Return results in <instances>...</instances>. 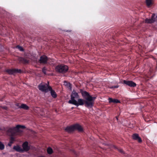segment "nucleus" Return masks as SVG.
Masks as SVG:
<instances>
[{"label": "nucleus", "mask_w": 157, "mask_h": 157, "mask_svg": "<svg viewBox=\"0 0 157 157\" xmlns=\"http://www.w3.org/2000/svg\"><path fill=\"white\" fill-rule=\"evenodd\" d=\"M155 15L153 14L151 19H146L145 20V22L147 23H151L154 22L157 19V16L156 17V18L155 17Z\"/></svg>", "instance_id": "6e6552de"}, {"label": "nucleus", "mask_w": 157, "mask_h": 157, "mask_svg": "<svg viewBox=\"0 0 157 157\" xmlns=\"http://www.w3.org/2000/svg\"><path fill=\"white\" fill-rule=\"evenodd\" d=\"M47 151L48 154H51L53 153V150L51 147H48L47 149Z\"/></svg>", "instance_id": "aec40b11"}, {"label": "nucleus", "mask_w": 157, "mask_h": 157, "mask_svg": "<svg viewBox=\"0 0 157 157\" xmlns=\"http://www.w3.org/2000/svg\"><path fill=\"white\" fill-rule=\"evenodd\" d=\"M154 1V0H146L147 6L148 7L151 6L153 4Z\"/></svg>", "instance_id": "dca6fc26"}, {"label": "nucleus", "mask_w": 157, "mask_h": 157, "mask_svg": "<svg viewBox=\"0 0 157 157\" xmlns=\"http://www.w3.org/2000/svg\"><path fill=\"white\" fill-rule=\"evenodd\" d=\"M9 146H11V144H9Z\"/></svg>", "instance_id": "c85d7f7f"}, {"label": "nucleus", "mask_w": 157, "mask_h": 157, "mask_svg": "<svg viewBox=\"0 0 157 157\" xmlns=\"http://www.w3.org/2000/svg\"><path fill=\"white\" fill-rule=\"evenodd\" d=\"M113 102L114 103H117L120 102V101L117 99H113Z\"/></svg>", "instance_id": "5701e85b"}, {"label": "nucleus", "mask_w": 157, "mask_h": 157, "mask_svg": "<svg viewBox=\"0 0 157 157\" xmlns=\"http://www.w3.org/2000/svg\"><path fill=\"white\" fill-rule=\"evenodd\" d=\"M74 125V129L75 130H77L79 132H82L83 131V129L82 126L80 125L76 124Z\"/></svg>", "instance_id": "f8f14e48"}, {"label": "nucleus", "mask_w": 157, "mask_h": 157, "mask_svg": "<svg viewBox=\"0 0 157 157\" xmlns=\"http://www.w3.org/2000/svg\"><path fill=\"white\" fill-rule=\"evenodd\" d=\"M85 101L83 99L79 98L78 99V101H75L74 102L72 103V104L74 105L77 106L79 105H82L85 104Z\"/></svg>", "instance_id": "0eeeda50"}, {"label": "nucleus", "mask_w": 157, "mask_h": 157, "mask_svg": "<svg viewBox=\"0 0 157 157\" xmlns=\"http://www.w3.org/2000/svg\"><path fill=\"white\" fill-rule=\"evenodd\" d=\"M109 102H113V99L112 98H109Z\"/></svg>", "instance_id": "393cba45"}, {"label": "nucleus", "mask_w": 157, "mask_h": 157, "mask_svg": "<svg viewBox=\"0 0 157 157\" xmlns=\"http://www.w3.org/2000/svg\"><path fill=\"white\" fill-rule=\"evenodd\" d=\"M71 100L68 101V102L70 104H72V103L74 102L75 101H76L75 99L79 98V95L77 93L73 90L71 95Z\"/></svg>", "instance_id": "39448f33"}, {"label": "nucleus", "mask_w": 157, "mask_h": 157, "mask_svg": "<svg viewBox=\"0 0 157 157\" xmlns=\"http://www.w3.org/2000/svg\"><path fill=\"white\" fill-rule=\"evenodd\" d=\"M119 151L121 153H123V151L122 149H119Z\"/></svg>", "instance_id": "bb28decb"}, {"label": "nucleus", "mask_w": 157, "mask_h": 157, "mask_svg": "<svg viewBox=\"0 0 157 157\" xmlns=\"http://www.w3.org/2000/svg\"><path fill=\"white\" fill-rule=\"evenodd\" d=\"M124 83L127 85L131 87H135L136 84L132 81L124 80Z\"/></svg>", "instance_id": "9d476101"}, {"label": "nucleus", "mask_w": 157, "mask_h": 157, "mask_svg": "<svg viewBox=\"0 0 157 157\" xmlns=\"http://www.w3.org/2000/svg\"><path fill=\"white\" fill-rule=\"evenodd\" d=\"M82 96L85 98H89V96H91L86 91H83L81 92Z\"/></svg>", "instance_id": "a211bd4d"}, {"label": "nucleus", "mask_w": 157, "mask_h": 157, "mask_svg": "<svg viewBox=\"0 0 157 157\" xmlns=\"http://www.w3.org/2000/svg\"><path fill=\"white\" fill-rule=\"evenodd\" d=\"M113 147H114L115 148V147L114 146H113Z\"/></svg>", "instance_id": "c756f323"}, {"label": "nucleus", "mask_w": 157, "mask_h": 157, "mask_svg": "<svg viewBox=\"0 0 157 157\" xmlns=\"http://www.w3.org/2000/svg\"><path fill=\"white\" fill-rule=\"evenodd\" d=\"M6 72L10 74H12L16 72H20L21 70L18 69H8L6 70Z\"/></svg>", "instance_id": "9b49d317"}, {"label": "nucleus", "mask_w": 157, "mask_h": 157, "mask_svg": "<svg viewBox=\"0 0 157 157\" xmlns=\"http://www.w3.org/2000/svg\"><path fill=\"white\" fill-rule=\"evenodd\" d=\"M50 91L51 95L54 98H56L57 97V94L53 90L51 87H49V90Z\"/></svg>", "instance_id": "2eb2a0df"}, {"label": "nucleus", "mask_w": 157, "mask_h": 157, "mask_svg": "<svg viewBox=\"0 0 157 157\" xmlns=\"http://www.w3.org/2000/svg\"><path fill=\"white\" fill-rule=\"evenodd\" d=\"M16 48H18L19 49V50L21 51H24V49H23V48H22V47L21 46H17L16 47Z\"/></svg>", "instance_id": "4be33fe9"}, {"label": "nucleus", "mask_w": 157, "mask_h": 157, "mask_svg": "<svg viewBox=\"0 0 157 157\" xmlns=\"http://www.w3.org/2000/svg\"><path fill=\"white\" fill-rule=\"evenodd\" d=\"M118 87V86H114L111 87H110V88H111V89H112V88H117Z\"/></svg>", "instance_id": "a878e982"}, {"label": "nucleus", "mask_w": 157, "mask_h": 157, "mask_svg": "<svg viewBox=\"0 0 157 157\" xmlns=\"http://www.w3.org/2000/svg\"><path fill=\"white\" fill-rule=\"evenodd\" d=\"M49 84L48 82V84H43L41 83L39 85L38 88L40 90L42 91L47 92L49 90V87H51L49 86Z\"/></svg>", "instance_id": "20e7f679"}, {"label": "nucleus", "mask_w": 157, "mask_h": 157, "mask_svg": "<svg viewBox=\"0 0 157 157\" xmlns=\"http://www.w3.org/2000/svg\"><path fill=\"white\" fill-rule=\"evenodd\" d=\"M68 70V67L67 65H59L56 67V70L59 73H65Z\"/></svg>", "instance_id": "7ed1b4c3"}, {"label": "nucleus", "mask_w": 157, "mask_h": 157, "mask_svg": "<svg viewBox=\"0 0 157 157\" xmlns=\"http://www.w3.org/2000/svg\"><path fill=\"white\" fill-rule=\"evenodd\" d=\"M46 69L45 67H44L42 69V71L43 73L45 74H46Z\"/></svg>", "instance_id": "b1692460"}, {"label": "nucleus", "mask_w": 157, "mask_h": 157, "mask_svg": "<svg viewBox=\"0 0 157 157\" xmlns=\"http://www.w3.org/2000/svg\"><path fill=\"white\" fill-rule=\"evenodd\" d=\"M4 145L2 142L0 141V150H2L4 148Z\"/></svg>", "instance_id": "412c9836"}, {"label": "nucleus", "mask_w": 157, "mask_h": 157, "mask_svg": "<svg viewBox=\"0 0 157 157\" xmlns=\"http://www.w3.org/2000/svg\"><path fill=\"white\" fill-rule=\"evenodd\" d=\"M116 119H117V120H118V118H117V117H116Z\"/></svg>", "instance_id": "cd10ccee"}, {"label": "nucleus", "mask_w": 157, "mask_h": 157, "mask_svg": "<svg viewBox=\"0 0 157 157\" xmlns=\"http://www.w3.org/2000/svg\"><path fill=\"white\" fill-rule=\"evenodd\" d=\"M20 108H22L28 110L29 109V107L27 106L26 104H23L19 107Z\"/></svg>", "instance_id": "6ab92c4d"}, {"label": "nucleus", "mask_w": 157, "mask_h": 157, "mask_svg": "<svg viewBox=\"0 0 157 157\" xmlns=\"http://www.w3.org/2000/svg\"><path fill=\"white\" fill-rule=\"evenodd\" d=\"M132 138L135 140H138V141L139 142H142V140L141 138L139 136V135L137 134H134L132 136Z\"/></svg>", "instance_id": "ddd939ff"}, {"label": "nucleus", "mask_w": 157, "mask_h": 157, "mask_svg": "<svg viewBox=\"0 0 157 157\" xmlns=\"http://www.w3.org/2000/svg\"><path fill=\"white\" fill-rule=\"evenodd\" d=\"M23 152L27 151H28L30 149V147L28 146V142H25L24 143L22 144Z\"/></svg>", "instance_id": "1a4fd4ad"}, {"label": "nucleus", "mask_w": 157, "mask_h": 157, "mask_svg": "<svg viewBox=\"0 0 157 157\" xmlns=\"http://www.w3.org/2000/svg\"><path fill=\"white\" fill-rule=\"evenodd\" d=\"M96 98L89 96L88 98H86L85 101V106L88 107H92L94 104V101Z\"/></svg>", "instance_id": "f03ea898"}, {"label": "nucleus", "mask_w": 157, "mask_h": 157, "mask_svg": "<svg viewBox=\"0 0 157 157\" xmlns=\"http://www.w3.org/2000/svg\"><path fill=\"white\" fill-rule=\"evenodd\" d=\"M50 60L51 59L48 58L46 56H43L40 57L39 61L40 63L45 64L48 62L49 64H51L52 63H51Z\"/></svg>", "instance_id": "423d86ee"}, {"label": "nucleus", "mask_w": 157, "mask_h": 157, "mask_svg": "<svg viewBox=\"0 0 157 157\" xmlns=\"http://www.w3.org/2000/svg\"><path fill=\"white\" fill-rule=\"evenodd\" d=\"M13 149L17 152H23L22 148L19 145H17L14 146L13 147Z\"/></svg>", "instance_id": "4468645a"}, {"label": "nucleus", "mask_w": 157, "mask_h": 157, "mask_svg": "<svg viewBox=\"0 0 157 157\" xmlns=\"http://www.w3.org/2000/svg\"><path fill=\"white\" fill-rule=\"evenodd\" d=\"M74 130V125L70 127H67L65 129V130L69 132H71Z\"/></svg>", "instance_id": "f3484780"}, {"label": "nucleus", "mask_w": 157, "mask_h": 157, "mask_svg": "<svg viewBox=\"0 0 157 157\" xmlns=\"http://www.w3.org/2000/svg\"><path fill=\"white\" fill-rule=\"evenodd\" d=\"M25 127L24 126L17 125L15 127H13L9 128L8 132L12 136L18 135H19V133L23 132L20 129L24 128Z\"/></svg>", "instance_id": "f257e3e1"}]
</instances>
